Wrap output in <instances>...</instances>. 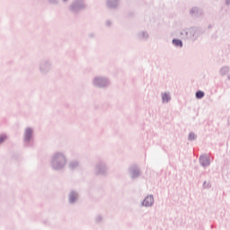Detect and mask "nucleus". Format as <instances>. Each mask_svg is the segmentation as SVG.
Here are the masks:
<instances>
[{
  "label": "nucleus",
  "instance_id": "nucleus-10",
  "mask_svg": "<svg viewBox=\"0 0 230 230\" xmlns=\"http://www.w3.org/2000/svg\"><path fill=\"white\" fill-rule=\"evenodd\" d=\"M211 188V181H204L203 182V190H209Z\"/></svg>",
  "mask_w": 230,
  "mask_h": 230
},
{
  "label": "nucleus",
  "instance_id": "nucleus-14",
  "mask_svg": "<svg viewBox=\"0 0 230 230\" xmlns=\"http://www.w3.org/2000/svg\"><path fill=\"white\" fill-rule=\"evenodd\" d=\"M70 200H71L72 202H75V198L70 197Z\"/></svg>",
  "mask_w": 230,
  "mask_h": 230
},
{
  "label": "nucleus",
  "instance_id": "nucleus-15",
  "mask_svg": "<svg viewBox=\"0 0 230 230\" xmlns=\"http://www.w3.org/2000/svg\"><path fill=\"white\" fill-rule=\"evenodd\" d=\"M211 229H213V226H211Z\"/></svg>",
  "mask_w": 230,
  "mask_h": 230
},
{
  "label": "nucleus",
  "instance_id": "nucleus-3",
  "mask_svg": "<svg viewBox=\"0 0 230 230\" xmlns=\"http://www.w3.org/2000/svg\"><path fill=\"white\" fill-rule=\"evenodd\" d=\"M190 14L191 17H201V15H204V11L199 7H192L190 10Z\"/></svg>",
  "mask_w": 230,
  "mask_h": 230
},
{
  "label": "nucleus",
  "instance_id": "nucleus-11",
  "mask_svg": "<svg viewBox=\"0 0 230 230\" xmlns=\"http://www.w3.org/2000/svg\"><path fill=\"white\" fill-rule=\"evenodd\" d=\"M30 137H31V129L28 128L25 131V138L30 139Z\"/></svg>",
  "mask_w": 230,
  "mask_h": 230
},
{
  "label": "nucleus",
  "instance_id": "nucleus-6",
  "mask_svg": "<svg viewBox=\"0 0 230 230\" xmlns=\"http://www.w3.org/2000/svg\"><path fill=\"white\" fill-rule=\"evenodd\" d=\"M172 100V97L169 93H162V102L163 103H168Z\"/></svg>",
  "mask_w": 230,
  "mask_h": 230
},
{
  "label": "nucleus",
  "instance_id": "nucleus-4",
  "mask_svg": "<svg viewBox=\"0 0 230 230\" xmlns=\"http://www.w3.org/2000/svg\"><path fill=\"white\" fill-rule=\"evenodd\" d=\"M154 195H148L145 198V208H152L154 206Z\"/></svg>",
  "mask_w": 230,
  "mask_h": 230
},
{
  "label": "nucleus",
  "instance_id": "nucleus-9",
  "mask_svg": "<svg viewBox=\"0 0 230 230\" xmlns=\"http://www.w3.org/2000/svg\"><path fill=\"white\" fill-rule=\"evenodd\" d=\"M195 139H197V135H195V133H193V132H190L189 134L188 140L189 141H195Z\"/></svg>",
  "mask_w": 230,
  "mask_h": 230
},
{
  "label": "nucleus",
  "instance_id": "nucleus-5",
  "mask_svg": "<svg viewBox=\"0 0 230 230\" xmlns=\"http://www.w3.org/2000/svg\"><path fill=\"white\" fill-rule=\"evenodd\" d=\"M229 71H230L229 66H225L220 68L219 75H220V76H226V75L229 74Z\"/></svg>",
  "mask_w": 230,
  "mask_h": 230
},
{
  "label": "nucleus",
  "instance_id": "nucleus-2",
  "mask_svg": "<svg viewBox=\"0 0 230 230\" xmlns=\"http://www.w3.org/2000/svg\"><path fill=\"white\" fill-rule=\"evenodd\" d=\"M199 164H201V166L206 168L209 166V164H211V159L208 155H201L199 156Z\"/></svg>",
  "mask_w": 230,
  "mask_h": 230
},
{
  "label": "nucleus",
  "instance_id": "nucleus-12",
  "mask_svg": "<svg viewBox=\"0 0 230 230\" xmlns=\"http://www.w3.org/2000/svg\"><path fill=\"white\" fill-rule=\"evenodd\" d=\"M5 139H6V136L5 135H1L0 136V145H1V143H3V141H5Z\"/></svg>",
  "mask_w": 230,
  "mask_h": 230
},
{
  "label": "nucleus",
  "instance_id": "nucleus-1",
  "mask_svg": "<svg viewBox=\"0 0 230 230\" xmlns=\"http://www.w3.org/2000/svg\"><path fill=\"white\" fill-rule=\"evenodd\" d=\"M196 34H197V30H195V28L185 29L180 32L181 39H185V40L195 39Z\"/></svg>",
  "mask_w": 230,
  "mask_h": 230
},
{
  "label": "nucleus",
  "instance_id": "nucleus-8",
  "mask_svg": "<svg viewBox=\"0 0 230 230\" xmlns=\"http://www.w3.org/2000/svg\"><path fill=\"white\" fill-rule=\"evenodd\" d=\"M205 95H206V93L203 91L196 92V98L198 100H202V98H204Z\"/></svg>",
  "mask_w": 230,
  "mask_h": 230
},
{
  "label": "nucleus",
  "instance_id": "nucleus-13",
  "mask_svg": "<svg viewBox=\"0 0 230 230\" xmlns=\"http://www.w3.org/2000/svg\"><path fill=\"white\" fill-rule=\"evenodd\" d=\"M226 4L227 6H229V4H230V0H226Z\"/></svg>",
  "mask_w": 230,
  "mask_h": 230
},
{
  "label": "nucleus",
  "instance_id": "nucleus-7",
  "mask_svg": "<svg viewBox=\"0 0 230 230\" xmlns=\"http://www.w3.org/2000/svg\"><path fill=\"white\" fill-rule=\"evenodd\" d=\"M172 44H173V46H175L176 48H182V40H181L173 39V40H172Z\"/></svg>",
  "mask_w": 230,
  "mask_h": 230
}]
</instances>
